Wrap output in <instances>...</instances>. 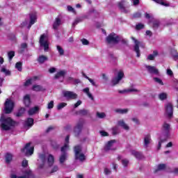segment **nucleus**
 <instances>
[{
	"instance_id": "1",
	"label": "nucleus",
	"mask_w": 178,
	"mask_h": 178,
	"mask_svg": "<svg viewBox=\"0 0 178 178\" xmlns=\"http://www.w3.org/2000/svg\"><path fill=\"white\" fill-rule=\"evenodd\" d=\"M1 124V127L4 131H9L12 127H15L16 122L13 120L10 117L6 118L2 115L0 119Z\"/></svg>"
},
{
	"instance_id": "2",
	"label": "nucleus",
	"mask_w": 178,
	"mask_h": 178,
	"mask_svg": "<svg viewBox=\"0 0 178 178\" xmlns=\"http://www.w3.org/2000/svg\"><path fill=\"white\" fill-rule=\"evenodd\" d=\"M81 151H83V147H81V145H78L74 146V152L75 160L80 161V162H84V161L86 159V157L84 154L81 153Z\"/></svg>"
},
{
	"instance_id": "3",
	"label": "nucleus",
	"mask_w": 178,
	"mask_h": 178,
	"mask_svg": "<svg viewBox=\"0 0 178 178\" xmlns=\"http://www.w3.org/2000/svg\"><path fill=\"white\" fill-rule=\"evenodd\" d=\"M15 108V102H13L10 99H6L4 103V111L5 113L9 115V113H12L13 112V109Z\"/></svg>"
},
{
	"instance_id": "4",
	"label": "nucleus",
	"mask_w": 178,
	"mask_h": 178,
	"mask_svg": "<svg viewBox=\"0 0 178 178\" xmlns=\"http://www.w3.org/2000/svg\"><path fill=\"white\" fill-rule=\"evenodd\" d=\"M107 44H119L120 38L115 33H110L106 38Z\"/></svg>"
},
{
	"instance_id": "5",
	"label": "nucleus",
	"mask_w": 178,
	"mask_h": 178,
	"mask_svg": "<svg viewBox=\"0 0 178 178\" xmlns=\"http://www.w3.org/2000/svg\"><path fill=\"white\" fill-rule=\"evenodd\" d=\"M83 126H84V120L79 119L76 124V126L74 128V133L75 137H79L81 134V130H83Z\"/></svg>"
},
{
	"instance_id": "6",
	"label": "nucleus",
	"mask_w": 178,
	"mask_h": 178,
	"mask_svg": "<svg viewBox=\"0 0 178 178\" xmlns=\"http://www.w3.org/2000/svg\"><path fill=\"white\" fill-rule=\"evenodd\" d=\"M30 145H31V143H28L21 149V152L25 154L26 156H31L34 154V147H30Z\"/></svg>"
},
{
	"instance_id": "7",
	"label": "nucleus",
	"mask_w": 178,
	"mask_h": 178,
	"mask_svg": "<svg viewBox=\"0 0 178 178\" xmlns=\"http://www.w3.org/2000/svg\"><path fill=\"white\" fill-rule=\"evenodd\" d=\"M39 42L40 47H44V51H48V49H49V44L47 40V35H45V33L40 35Z\"/></svg>"
},
{
	"instance_id": "8",
	"label": "nucleus",
	"mask_w": 178,
	"mask_h": 178,
	"mask_svg": "<svg viewBox=\"0 0 178 178\" xmlns=\"http://www.w3.org/2000/svg\"><path fill=\"white\" fill-rule=\"evenodd\" d=\"M162 133L165 139L169 138V136H170V124L164 122L162 125Z\"/></svg>"
},
{
	"instance_id": "9",
	"label": "nucleus",
	"mask_w": 178,
	"mask_h": 178,
	"mask_svg": "<svg viewBox=\"0 0 178 178\" xmlns=\"http://www.w3.org/2000/svg\"><path fill=\"white\" fill-rule=\"evenodd\" d=\"M132 40L134 41V43H135L134 51L136 53L137 58H140L141 55L140 53V47L143 45V42L137 40L134 38H132Z\"/></svg>"
},
{
	"instance_id": "10",
	"label": "nucleus",
	"mask_w": 178,
	"mask_h": 178,
	"mask_svg": "<svg viewBox=\"0 0 178 178\" xmlns=\"http://www.w3.org/2000/svg\"><path fill=\"white\" fill-rule=\"evenodd\" d=\"M123 77H124V73H123V72H122V71H120L118 73L117 77H114L111 80V83H112L113 86H116V84H119L120 80H122V79H123Z\"/></svg>"
},
{
	"instance_id": "11",
	"label": "nucleus",
	"mask_w": 178,
	"mask_h": 178,
	"mask_svg": "<svg viewBox=\"0 0 178 178\" xmlns=\"http://www.w3.org/2000/svg\"><path fill=\"white\" fill-rule=\"evenodd\" d=\"M165 108V113H167L168 118H172V116H173V104H172V103H168Z\"/></svg>"
},
{
	"instance_id": "12",
	"label": "nucleus",
	"mask_w": 178,
	"mask_h": 178,
	"mask_svg": "<svg viewBox=\"0 0 178 178\" xmlns=\"http://www.w3.org/2000/svg\"><path fill=\"white\" fill-rule=\"evenodd\" d=\"M63 97L67 98L68 99H76L77 94L72 91H65L63 92Z\"/></svg>"
},
{
	"instance_id": "13",
	"label": "nucleus",
	"mask_w": 178,
	"mask_h": 178,
	"mask_svg": "<svg viewBox=\"0 0 178 178\" xmlns=\"http://www.w3.org/2000/svg\"><path fill=\"white\" fill-rule=\"evenodd\" d=\"M146 68L150 74H156V76L159 74V70H158V69L154 66L147 65Z\"/></svg>"
},
{
	"instance_id": "14",
	"label": "nucleus",
	"mask_w": 178,
	"mask_h": 178,
	"mask_svg": "<svg viewBox=\"0 0 178 178\" xmlns=\"http://www.w3.org/2000/svg\"><path fill=\"white\" fill-rule=\"evenodd\" d=\"M131 154L136 159H138V161H141V159H144V155H143V153L141 152H137L136 150L131 151Z\"/></svg>"
},
{
	"instance_id": "15",
	"label": "nucleus",
	"mask_w": 178,
	"mask_h": 178,
	"mask_svg": "<svg viewBox=\"0 0 178 178\" xmlns=\"http://www.w3.org/2000/svg\"><path fill=\"white\" fill-rule=\"evenodd\" d=\"M125 3L126 0H121L118 3V6L120 10L122 11L124 13H127V10H126V7H124Z\"/></svg>"
},
{
	"instance_id": "16",
	"label": "nucleus",
	"mask_w": 178,
	"mask_h": 178,
	"mask_svg": "<svg viewBox=\"0 0 178 178\" xmlns=\"http://www.w3.org/2000/svg\"><path fill=\"white\" fill-rule=\"evenodd\" d=\"M115 143H116V140H111L108 141L104 147V151H106V152H108V151H111L112 146L113 145V144H115Z\"/></svg>"
},
{
	"instance_id": "17",
	"label": "nucleus",
	"mask_w": 178,
	"mask_h": 178,
	"mask_svg": "<svg viewBox=\"0 0 178 178\" xmlns=\"http://www.w3.org/2000/svg\"><path fill=\"white\" fill-rule=\"evenodd\" d=\"M20 178H34V175L31 170H26L24 172V175L20 176Z\"/></svg>"
},
{
	"instance_id": "18",
	"label": "nucleus",
	"mask_w": 178,
	"mask_h": 178,
	"mask_svg": "<svg viewBox=\"0 0 178 178\" xmlns=\"http://www.w3.org/2000/svg\"><path fill=\"white\" fill-rule=\"evenodd\" d=\"M24 104L26 108H29L31 104V99L30 98L29 95H26L24 97Z\"/></svg>"
},
{
	"instance_id": "19",
	"label": "nucleus",
	"mask_w": 178,
	"mask_h": 178,
	"mask_svg": "<svg viewBox=\"0 0 178 178\" xmlns=\"http://www.w3.org/2000/svg\"><path fill=\"white\" fill-rule=\"evenodd\" d=\"M40 111V107H38V106H35L31 108H30L28 111V113L29 115V116H31L33 115H35V113H37V112H38Z\"/></svg>"
},
{
	"instance_id": "20",
	"label": "nucleus",
	"mask_w": 178,
	"mask_h": 178,
	"mask_svg": "<svg viewBox=\"0 0 178 178\" xmlns=\"http://www.w3.org/2000/svg\"><path fill=\"white\" fill-rule=\"evenodd\" d=\"M37 60L40 65H42V63L47 62L48 60V56H44V55H40L38 56L37 58Z\"/></svg>"
},
{
	"instance_id": "21",
	"label": "nucleus",
	"mask_w": 178,
	"mask_h": 178,
	"mask_svg": "<svg viewBox=\"0 0 178 178\" xmlns=\"http://www.w3.org/2000/svg\"><path fill=\"white\" fill-rule=\"evenodd\" d=\"M47 163L50 168L51 166L54 165V163H55V157H54V155L49 154L47 158Z\"/></svg>"
},
{
	"instance_id": "22",
	"label": "nucleus",
	"mask_w": 178,
	"mask_h": 178,
	"mask_svg": "<svg viewBox=\"0 0 178 178\" xmlns=\"http://www.w3.org/2000/svg\"><path fill=\"white\" fill-rule=\"evenodd\" d=\"M60 24H62V21L60 20V18H56L55 22L53 24L54 30H58V27H59Z\"/></svg>"
},
{
	"instance_id": "23",
	"label": "nucleus",
	"mask_w": 178,
	"mask_h": 178,
	"mask_svg": "<svg viewBox=\"0 0 178 178\" xmlns=\"http://www.w3.org/2000/svg\"><path fill=\"white\" fill-rule=\"evenodd\" d=\"M66 159H67V153H62L59 157V163L60 165H63L66 161Z\"/></svg>"
},
{
	"instance_id": "24",
	"label": "nucleus",
	"mask_w": 178,
	"mask_h": 178,
	"mask_svg": "<svg viewBox=\"0 0 178 178\" xmlns=\"http://www.w3.org/2000/svg\"><path fill=\"white\" fill-rule=\"evenodd\" d=\"M32 90L33 91H37V92H40V91H45V88L42 87L41 85H33L32 87Z\"/></svg>"
},
{
	"instance_id": "25",
	"label": "nucleus",
	"mask_w": 178,
	"mask_h": 178,
	"mask_svg": "<svg viewBox=\"0 0 178 178\" xmlns=\"http://www.w3.org/2000/svg\"><path fill=\"white\" fill-rule=\"evenodd\" d=\"M76 115H79V116H87L88 115V110L87 109H81L78 111H76Z\"/></svg>"
},
{
	"instance_id": "26",
	"label": "nucleus",
	"mask_w": 178,
	"mask_h": 178,
	"mask_svg": "<svg viewBox=\"0 0 178 178\" xmlns=\"http://www.w3.org/2000/svg\"><path fill=\"white\" fill-rule=\"evenodd\" d=\"M29 17L31 24H34L37 22V14L31 13L29 14Z\"/></svg>"
},
{
	"instance_id": "27",
	"label": "nucleus",
	"mask_w": 178,
	"mask_h": 178,
	"mask_svg": "<svg viewBox=\"0 0 178 178\" xmlns=\"http://www.w3.org/2000/svg\"><path fill=\"white\" fill-rule=\"evenodd\" d=\"M6 163H10L13 159V155L10 153H6L5 155Z\"/></svg>"
},
{
	"instance_id": "28",
	"label": "nucleus",
	"mask_w": 178,
	"mask_h": 178,
	"mask_svg": "<svg viewBox=\"0 0 178 178\" xmlns=\"http://www.w3.org/2000/svg\"><path fill=\"white\" fill-rule=\"evenodd\" d=\"M25 112H26V108L21 107L19 108L18 112L15 114V116H17V118H22V116L24 115Z\"/></svg>"
},
{
	"instance_id": "29",
	"label": "nucleus",
	"mask_w": 178,
	"mask_h": 178,
	"mask_svg": "<svg viewBox=\"0 0 178 178\" xmlns=\"http://www.w3.org/2000/svg\"><path fill=\"white\" fill-rule=\"evenodd\" d=\"M65 76H66V71L60 70L55 74L54 79H58L60 77H65Z\"/></svg>"
},
{
	"instance_id": "30",
	"label": "nucleus",
	"mask_w": 178,
	"mask_h": 178,
	"mask_svg": "<svg viewBox=\"0 0 178 178\" xmlns=\"http://www.w3.org/2000/svg\"><path fill=\"white\" fill-rule=\"evenodd\" d=\"M159 26H161V22L159 21V19H154L152 21V27L154 30L159 29Z\"/></svg>"
},
{
	"instance_id": "31",
	"label": "nucleus",
	"mask_w": 178,
	"mask_h": 178,
	"mask_svg": "<svg viewBox=\"0 0 178 178\" xmlns=\"http://www.w3.org/2000/svg\"><path fill=\"white\" fill-rule=\"evenodd\" d=\"M25 124L28 127H32V126L34 124V119L31 118H27V120L25 122Z\"/></svg>"
},
{
	"instance_id": "32",
	"label": "nucleus",
	"mask_w": 178,
	"mask_h": 178,
	"mask_svg": "<svg viewBox=\"0 0 178 178\" xmlns=\"http://www.w3.org/2000/svg\"><path fill=\"white\" fill-rule=\"evenodd\" d=\"M156 3H159V5H162V6H170V4L169 3H165L163 0H152Z\"/></svg>"
},
{
	"instance_id": "33",
	"label": "nucleus",
	"mask_w": 178,
	"mask_h": 178,
	"mask_svg": "<svg viewBox=\"0 0 178 178\" xmlns=\"http://www.w3.org/2000/svg\"><path fill=\"white\" fill-rule=\"evenodd\" d=\"M150 141H151V135L150 134L146 135L144 138V143H145V147H148V145L149 144Z\"/></svg>"
},
{
	"instance_id": "34",
	"label": "nucleus",
	"mask_w": 178,
	"mask_h": 178,
	"mask_svg": "<svg viewBox=\"0 0 178 178\" xmlns=\"http://www.w3.org/2000/svg\"><path fill=\"white\" fill-rule=\"evenodd\" d=\"M155 56H158V51L156 50L153 51V54H149L147 56V59L148 60H154V59H155Z\"/></svg>"
},
{
	"instance_id": "35",
	"label": "nucleus",
	"mask_w": 178,
	"mask_h": 178,
	"mask_svg": "<svg viewBox=\"0 0 178 178\" xmlns=\"http://www.w3.org/2000/svg\"><path fill=\"white\" fill-rule=\"evenodd\" d=\"M166 169V164L161 163L158 165L157 169L154 170V173L159 172V170H165Z\"/></svg>"
},
{
	"instance_id": "36",
	"label": "nucleus",
	"mask_w": 178,
	"mask_h": 178,
	"mask_svg": "<svg viewBox=\"0 0 178 178\" xmlns=\"http://www.w3.org/2000/svg\"><path fill=\"white\" fill-rule=\"evenodd\" d=\"M118 124L119 126H120L121 127H123L124 130H129V127L127 126V124H126V123H124V121L123 120H120L118 122Z\"/></svg>"
},
{
	"instance_id": "37",
	"label": "nucleus",
	"mask_w": 178,
	"mask_h": 178,
	"mask_svg": "<svg viewBox=\"0 0 178 178\" xmlns=\"http://www.w3.org/2000/svg\"><path fill=\"white\" fill-rule=\"evenodd\" d=\"M56 49L58 51L60 56H63V55H65V50L63 49V48H62V47H60V45H57Z\"/></svg>"
},
{
	"instance_id": "38",
	"label": "nucleus",
	"mask_w": 178,
	"mask_h": 178,
	"mask_svg": "<svg viewBox=\"0 0 178 178\" xmlns=\"http://www.w3.org/2000/svg\"><path fill=\"white\" fill-rule=\"evenodd\" d=\"M115 112H116V113H121L122 115H123V113H127V112H129V110L127 108H124V109L117 108L115 110Z\"/></svg>"
},
{
	"instance_id": "39",
	"label": "nucleus",
	"mask_w": 178,
	"mask_h": 178,
	"mask_svg": "<svg viewBox=\"0 0 178 178\" xmlns=\"http://www.w3.org/2000/svg\"><path fill=\"white\" fill-rule=\"evenodd\" d=\"M67 148H69V145H67V143H65L60 149L62 154H67V152H66Z\"/></svg>"
},
{
	"instance_id": "40",
	"label": "nucleus",
	"mask_w": 178,
	"mask_h": 178,
	"mask_svg": "<svg viewBox=\"0 0 178 178\" xmlns=\"http://www.w3.org/2000/svg\"><path fill=\"white\" fill-rule=\"evenodd\" d=\"M22 66H23V64L21 62H17L15 64V67L16 69H17L18 72H22V70H23Z\"/></svg>"
},
{
	"instance_id": "41",
	"label": "nucleus",
	"mask_w": 178,
	"mask_h": 178,
	"mask_svg": "<svg viewBox=\"0 0 178 178\" xmlns=\"http://www.w3.org/2000/svg\"><path fill=\"white\" fill-rule=\"evenodd\" d=\"M159 99H161V101H164V99H166L168 98V94L165 92L160 93L159 95Z\"/></svg>"
},
{
	"instance_id": "42",
	"label": "nucleus",
	"mask_w": 178,
	"mask_h": 178,
	"mask_svg": "<svg viewBox=\"0 0 178 178\" xmlns=\"http://www.w3.org/2000/svg\"><path fill=\"white\" fill-rule=\"evenodd\" d=\"M51 145L54 149H59V145L55 140H51Z\"/></svg>"
},
{
	"instance_id": "43",
	"label": "nucleus",
	"mask_w": 178,
	"mask_h": 178,
	"mask_svg": "<svg viewBox=\"0 0 178 178\" xmlns=\"http://www.w3.org/2000/svg\"><path fill=\"white\" fill-rule=\"evenodd\" d=\"M8 56L9 62H10L13 59V57H15V51H8Z\"/></svg>"
},
{
	"instance_id": "44",
	"label": "nucleus",
	"mask_w": 178,
	"mask_h": 178,
	"mask_svg": "<svg viewBox=\"0 0 178 178\" xmlns=\"http://www.w3.org/2000/svg\"><path fill=\"white\" fill-rule=\"evenodd\" d=\"M118 134H119V127H113L112 128V134H113V136H116Z\"/></svg>"
},
{
	"instance_id": "45",
	"label": "nucleus",
	"mask_w": 178,
	"mask_h": 178,
	"mask_svg": "<svg viewBox=\"0 0 178 178\" xmlns=\"http://www.w3.org/2000/svg\"><path fill=\"white\" fill-rule=\"evenodd\" d=\"M27 48V43H22L21 44V50L19 51V54H23L24 52V50Z\"/></svg>"
},
{
	"instance_id": "46",
	"label": "nucleus",
	"mask_w": 178,
	"mask_h": 178,
	"mask_svg": "<svg viewBox=\"0 0 178 178\" xmlns=\"http://www.w3.org/2000/svg\"><path fill=\"white\" fill-rule=\"evenodd\" d=\"M67 105V103L65 102H62L60 103L58 106H57V109L58 111H60V109H63V108H65V106H66Z\"/></svg>"
},
{
	"instance_id": "47",
	"label": "nucleus",
	"mask_w": 178,
	"mask_h": 178,
	"mask_svg": "<svg viewBox=\"0 0 178 178\" xmlns=\"http://www.w3.org/2000/svg\"><path fill=\"white\" fill-rule=\"evenodd\" d=\"M1 72H2V73H5L6 76H10V71H9V70H6L5 67L1 68Z\"/></svg>"
},
{
	"instance_id": "48",
	"label": "nucleus",
	"mask_w": 178,
	"mask_h": 178,
	"mask_svg": "<svg viewBox=\"0 0 178 178\" xmlns=\"http://www.w3.org/2000/svg\"><path fill=\"white\" fill-rule=\"evenodd\" d=\"M153 80H154L156 83H158L159 84H160V86H163V81H162V79L158 77H154L153 78Z\"/></svg>"
},
{
	"instance_id": "49",
	"label": "nucleus",
	"mask_w": 178,
	"mask_h": 178,
	"mask_svg": "<svg viewBox=\"0 0 178 178\" xmlns=\"http://www.w3.org/2000/svg\"><path fill=\"white\" fill-rule=\"evenodd\" d=\"M40 159H41L42 163H45V161L47 159V156H45V154H40L39 155Z\"/></svg>"
},
{
	"instance_id": "50",
	"label": "nucleus",
	"mask_w": 178,
	"mask_h": 178,
	"mask_svg": "<svg viewBox=\"0 0 178 178\" xmlns=\"http://www.w3.org/2000/svg\"><path fill=\"white\" fill-rule=\"evenodd\" d=\"M173 52H174V54L172 53V58H173L174 60H178L177 50H174Z\"/></svg>"
},
{
	"instance_id": "51",
	"label": "nucleus",
	"mask_w": 178,
	"mask_h": 178,
	"mask_svg": "<svg viewBox=\"0 0 178 178\" xmlns=\"http://www.w3.org/2000/svg\"><path fill=\"white\" fill-rule=\"evenodd\" d=\"M125 92H140V90L134 88H129L126 90Z\"/></svg>"
},
{
	"instance_id": "52",
	"label": "nucleus",
	"mask_w": 178,
	"mask_h": 178,
	"mask_svg": "<svg viewBox=\"0 0 178 178\" xmlns=\"http://www.w3.org/2000/svg\"><path fill=\"white\" fill-rule=\"evenodd\" d=\"M97 118H99V119H104V118H105L106 116V115H105V113H97Z\"/></svg>"
},
{
	"instance_id": "53",
	"label": "nucleus",
	"mask_w": 178,
	"mask_h": 178,
	"mask_svg": "<svg viewBox=\"0 0 178 178\" xmlns=\"http://www.w3.org/2000/svg\"><path fill=\"white\" fill-rule=\"evenodd\" d=\"M122 163L124 168H127V165H129V160L122 159Z\"/></svg>"
},
{
	"instance_id": "54",
	"label": "nucleus",
	"mask_w": 178,
	"mask_h": 178,
	"mask_svg": "<svg viewBox=\"0 0 178 178\" xmlns=\"http://www.w3.org/2000/svg\"><path fill=\"white\" fill-rule=\"evenodd\" d=\"M143 29H144V24L141 23L136 24V30H143Z\"/></svg>"
},
{
	"instance_id": "55",
	"label": "nucleus",
	"mask_w": 178,
	"mask_h": 178,
	"mask_svg": "<svg viewBox=\"0 0 178 178\" xmlns=\"http://www.w3.org/2000/svg\"><path fill=\"white\" fill-rule=\"evenodd\" d=\"M133 17L134 19H140V17H141V13L137 12V13H134Z\"/></svg>"
},
{
	"instance_id": "56",
	"label": "nucleus",
	"mask_w": 178,
	"mask_h": 178,
	"mask_svg": "<svg viewBox=\"0 0 178 178\" xmlns=\"http://www.w3.org/2000/svg\"><path fill=\"white\" fill-rule=\"evenodd\" d=\"M31 81H33V79H29L26 80L25 81V83H24V86L25 87H27V86H30L31 84Z\"/></svg>"
},
{
	"instance_id": "57",
	"label": "nucleus",
	"mask_w": 178,
	"mask_h": 178,
	"mask_svg": "<svg viewBox=\"0 0 178 178\" xmlns=\"http://www.w3.org/2000/svg\"><path fill=\"white\" fill-rule=\"evenodd\" d=\"M23 168H27L29 166V161L27 160H23L22 163Z\"/></svg>"
},
{
	"instance_id": "58",
	"label": "nucleus",
	"mask_w": 178,
	"mask_h": 178,
	"mask_svg": "<svg viewBox=\"0 0 178 178\" xmlns=\"http://www.w3.org/2000/svg\"><path fill=\"white\" fill-rule=\"evenodd\" d=\"M81 42H82L83 45H88V44H90V42L86 38L81 39Z\"/></svg>"
},
{
	"instance_id": "59",
	"label": "nucleus",
	"mask_w": 178,
	"mask_h": 178,
	"mask_svg": "<svg viewBox=\"0 0 178 178\" xmlns=\"http://www.w3.org/2000/svg\"><path fill=\"white\" fill-rule=\"evenodd\" d=\"M167 74L170 76V77H173V71L170 69H167Z\"/></svg>"
},
{
	"instance_id": "60",
	"label": "nucleus",
	"mask_w": 178,
	"mask_h": 178,
	"mask_svg": "<svg viewBox=\"0 0 178 178\" xmlns=\"http://www.w3.org/2000/svg\"><path fill=\"white\" fill-rule=\"evenodd\" d=\"M80 22H81V20L80 19H76L75 21L72 24V27L77 26V24H79V23H80Z\"/></svg>"
},
{
	"instance_id": "61",
	"label": "nucleus",
	"mask_w": 178,
	"mask_h": 178,
	"mask_svg": "<svg viewBox=\"0 0 178 178\" xmlns=\"http://www.w3.org/2000/svg\"><path fill=\"white\" fill-rule=\"evenodd\" d=\"M54 108V101H51L47 105V109H52Z\"/></svg>"
},
{
	"instance_id": "62",
	"label": "nucleus",
	"mask_w": 178,
	"mask_h": 178,
	"mask_svg": "<svg viewBox=\"0 0 178 178\" xmlns=\"http://www.w3.org/2000/svg\"><path fill=\"white\" fill-rule=\"evenodd\" d=\"M59 170V168L57 165H54L51 171V173H55V172H58Z\"/></svg>"
},
{
	"instance_id": "63",
	"label": "nucleus",
	"mask_w": 178,
	"mask_h": 178,
	"mask_svg": "<svg viewBox=\"0 0 178 178\" xmlns=\"http://www.w3.org/2000/svg\"><path fill=\"white\" fill-rule=\"evenodd\" d=\"M100 134L102 136V137H108V136H109V134L105 131H101Z\"/></svg>"
},
{
	"instance_id": "64",
	"label": "nucleus",
	"mask_w": 178,
	"mask_h": 178,
	"mask_svg": "<svg viewBox=\"0 0 178 178\" xmlns=\"http://www.w3.org/2000/svg\"><path fill=\"white\" fill-rule=\"evenodd\" d=\"M81 104V100H79L76 104H74V108H77L78 106H80Z\"/></svg>"
}]
</instances>
